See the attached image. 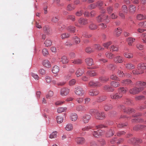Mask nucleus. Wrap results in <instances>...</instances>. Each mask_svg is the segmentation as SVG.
I'll use <instances>...</instances> for the list:
<instances>
[{"label":"nucleus","instance_id":"33","mask_svg":"<svg viewBox=\"0 0 146 146\" xmlns=\"http://www.w3.org/2000/svg\"><path fill=\"white\" fill-rule=\"evenodd\" d=\"M70 35L68 33H65L62 34L60 36L61 38L62 39L68 38L70 37Z\"/></svg>","mask_w":146,"mask_h":146},{"label":"nucleus","instance_id":"27","mask_svg":"<svg viewBox=\"0 0 146 146\" xmlns=\"http://www.w3.org/2000/svg\"><path fill=\"white\" fill-rule=\"evenodd\" d=\"M121 83L123 85L132 84V82L131 80L127 79L122 80L121 81Z\"/></svg>","mask_w":146,"mask_h":146},{"label":"nucleus","instance_id":"18","mask_svg":"<svg viewBox=\"0 0 146 146\" xmlns=\"http://www.w3.org/2000/svg\"><path fill=\"white\" fill-rule=\"evenodd\" d=\"M76 141L78 144H82L85 142V140L83 137H79L76 139Z\"/></svg>","mask_w":146,"mask_h":146},{"label":"nucleus","instance_id":"21","mask_svg":"<svg viewBox=\"0 0 146 146\" xmlns=\"http://www.w3.org/2000/svg\"><path fill=\"white\" fill-rule=\"evenodd\" d=\"M59 70V67L56 65L54 66L52 69V72L54 74H56L58 73Z\"/></svg>","mask_w":146,"mask_h":146},{"label":"nucleus","instance_id":"37","mask_svg":"<svg viewBox=\"0 0 146 146\" xmlns=\"http://www.w3.org/2000/svg\"><path fill=\"white\" fill-rule=\"evenodd\" d=\"M76 7L74 4H70L68 5L67 7V9L68 11H72Z\"/></svg>","mask_w":146,"mask_h":146},{"label":"nucleus","instance_id":"36","mask_svg":"<svg viewBox=\"0 0 146 146\" xmlns=\"http://www.w3.org/2000/svg\"><path fill=\"white\" fill-rule=\"evenodd\" d=\"M110 19L107 15H103V21L107 23L110 22Z\"/></svg>","mask_w":146,"mask_h":146},{"label":"nucleus","instance_id":"29","mask_svg":"<svg viewBox=\"0 0 146 146\" xmlns=\"http://www.w3.org/2000/svg\"><path fill=\"white\" fill-rule=\"evenodd\" d=\"M104 90L107 92H112L114 90L113 89L109 86H105L104 87Z\"/></svg>","mask_w":146,"mask_h":146},{"label":"nucleus","instance_id":"10","mask_svg":"<svg viewBox=\"0 0 146 146\" xmlns=\"http://www.w3.org/2000/svg\"><path fill=\"white\" fill-rule=\"evenodd\" d=\"M85 62L88 66H92L94 64L93 59L90 58H88L85 59Z\"/></svg>","mask_w":146,"mask_h":146},{"label":"nucleus","instance_id":"62","mask_svg":"<svg viewBox=\"0 0 146 146\" xmlns=\"http://www.w3.org/2000/svg\"><path fill=\"white\" fill-rule=\"evenodd\" d=\"M67 19L72 20V21H74L75 20V18L74 15H69L67 17Z\"/></svg>","mask_w":146,"mask_h":146},{"label":"nucleus","instance_id":"42","mask_svg":"<svg viewBox=\"0 0 146 146\" xmlns=\"http://www.w3.org/2000/svg\"><path fill=\"white\" fill-rule=\"evenodd\" d=\"M122 31L119 28H117L115 29V33L117 36H119L121 33Z\"/></svg>","mask_w":146,"mask_h":146},{"label":"nucleus","instance_id":"26","mask_svg":"<svg viewBox=\"0 0 146 146\" xmlns=\"http://www.w3.org/2000/svg\"><path fill=\"white\" fill-rule=\"evenodd\" d=\"M87 74L88 75L91 77L96 76L97 74L96 72L94 70L88 71L87 72Z\"/></svg>","mask_w":146,"mask_h":146},{"label":"nucleus","instance_id":"17","mask_svg":"<svg viewBox=\"0 0 146 146\" xmlns=\"http://www.w3.org/2000/svg\"><path fill=\"white\" fill-rule=\"evenodd\" d=\"M42 64L46 68H49L51 66L50 62L47 60H44Z\"/></svg>","mask_w":146,"mask_h":146},{"label":"nucleus","instance_id":"63","mask_svg":"<svg viewBox=\"0 0 146 146\" xmlns=\"http://www.w3.org/2000/svg\"><path fill=\"white\" fill-rule=\"evenodd\" d=\"M139 25L140 27L143 28H146V21L140 22L139 23Z\"/></svg>","mask_w":146,"mask_h":146},{"label":"nucleus","instance_id":"24","mask_svg":"<svg viewBox=\"0 0 146 146\" xmlns=\"http://www.w3.org/2000/svg\"><path fill=\"white\" fill-rule=\"evenodd\" d=\"M72 63L75 64H80L82 63V60L80 59H76L72 60Z\"/></svg>","mask_w":146,"mask_h":146},{"label":"nucleus","instance_id":"35","mask_svg":"<svg viewBox=\"0 0 146 146\" xmlns=\"http://www.w3.org/2000/svg\"><path fill=\"white\" fill-rule=\"evenodd\" d=\"M67 30L72 33H74L75 31V27L73 26H70L67 28Z\"/></svg>","mask_w":146,"mask_h":146},{"label":"nucleus","instance_id":"57","mask_svg":"<svg viewBox=\"0 0 146 146\" xmlns=\"http://www.w3.org/2000/svg\"><path fill=\"white\" fill-rule=\"evenodd\" d=\"M93 127L90 126H89L86 127L82 129V130L83 131H88L90 129H93Z\"/></svg>","mask_w":146,"mask_h":146},{"label":"nucleus","instance_id":"25","mask_svg":"<svg viewBox=\"0 0 146 146\" xmlns=\"http://www.w3.org/2000/svg\"><path fill=\"white\" fill-rule=\"evenodd\" d=\"M131 143L134 144L137 143H140L142 142V140L138 138H133L131 139L130 140Z\"/></svg>","mask_w":146,"mask_h":146},{"label":"nucleus","instance_id":"44","mask_svg":"<svg viewBox=\"0 0 146 146\" xmlns=\"http://www.w3.org/2000/svg\"><path fill=\"white\" fill-rule=\"evenodd\" d=\"M43 30L45 33L49 34L50 33V30L48 26H45L43 28Z\"/></svg>","mask_w":146,"mask_h":146},{"label":"nucleus","instance_id":"31","mask_svg":"<svg viewBox=\"0 0 146 146\" xmlns=\"http://www.w3.org/2000/svg\"><path fill=\"white\" fill-rule=\"evenodd\" d=\"M136 18L137 19L141 20L146 19V16L139 14L137 15Z\"/></svg>","mask_w":146,"mask_h":146},{"label":"nucleus","instance_id":"1","mask_svg":"<svg viewBox=\"0 0 146 146\" xmlns=\"http://www.w3.org/2000/svg\"><path fill=\"white\" fill-rule=\"evenodd\" d=\"M127 90L124 88H120L118 89V93L112 94L110 95L111 98L113 99H117L121 98L123 96V94L126 93Z\"/></svg>","mask_w":146,"mask_h":146},{"label":"nucleus","instance_id":"13","mask_svg":"<svg viewBox=\"0 0 146 146\" xmlns=\"http://www.w3.org/2000/svg\"><path fill=\"white\" fill-rule=\"evenodd\" d=\"M136 85L138 86L139 87V88L142 87L143 89L144 88L146 87V83L144 82L138 81L137 82Z\"/></svg>","mask_w":146,"mask_h":146},{"label":"nucleus","instance_id":"6","mask_svg":"<svg viewBox=\"0 0 146 146\" xmlns=\"http://www.w3.org/2000/svg\"><path fill=\"white\" fill-rule=\"evenodd\" d=\"M102 84L98 82H94L92 81H90L88 84L89 86L92 87H99L101 86Z\"/></svg>","mask_w":146,"mask_h":146},{"label":"nucleus","instance_id":"56","mask_svg":"<svg viewBox=\"0 0 146 146\" xmlns=\"http://www.w3.org/2000/svg\"><path fill=\"white\" fill-rule=\"evenodd\" d=\"M103 15H101L97 17V21L98 22L103 21Z\"/></svg>","mask_w":146,"mask_h":146},{"label":"nucleus","instance_id":"40","mask_svg":"<svg viewBox=\"0 0 146 146\" xmlns=\"http://www.w3.org/2000/svg\"><path fill=\"white\" fill-rule=\"evenodd\" d=\"M61 61L63 64H66L68 62V60L66 56H63L62 57Z\"/></svg>","mask_w":146,"mask_h":146},{"label":"nucleus","instance_id":"43","mask_svg":"<svg viewBox=\"0 0 146 146\" xmlns=\"http://www.w3.org/2000/svg\"><path fill=\"white\" fill-rule=\"evenodd\" d=\"M92 35L91 34H89L86 32H84L82 33V36L81 37H85L86 38H90L92 37Z\"/></svg>","mask_w":146,"mask_h":146},{"label":"nucleus","instance_id":"19","mask_svg":"<svg viewBox=\"0 0 146 146\" xmlns=\"http://www.w3.org/2000/svg\"><path fill=\"white\" fill-rule=\"evenodd\" d=\"M70 117L72 121H74L77 120L78 116L77 114L75 113H72L71 114Z\"/></svg>","mask_w":146,"mask_h":146},{"label":"nucleus","instance_id":"64","mask_svg":"<svg viewBox=\"0 0 146 146\" xmlns=\"http://www.w3.org/2000/svg\"><path fill=\"white\" fill-rule=\"evenodd\" d=\"M31 75L36 80H38L39 77L38 75L37 74L34 73H32L31 74Z\"/></svg>","mask_w":146,"mask_h":146},{"label":"nucleus","instance_id":"61","mask_svg":"<svg viewBox=\"0 0 146 146\" xmlns=\"http://www.w3.org/2000/svg\"><path fill=\"white\" fill-rule=\"evenodd\" d=\"M122 11L123 12L125 13H127L128 9L126 6L124 5L122 6Z\"/></svg>","mask_w":146,"mask_h":146},{"label":"nucleus","instance_id":"7","mask_svg":"<svg viewBox=\"0 0 146 146\" xmlns=\"http://www.w3.org/2000/svg\"><path fill=\"white\" fill-rule=\"evenodd\" d=\"M143 72V70L141 69L140 68H138L137 65V69H135L132 71L133 74L135 75H137L139 74H141Z\"/></svg>","mask_w":146,"mask_h":146},{"label":"nucleus","instance_id":"9","mask_svg":"<svg viewBox=\"0 0 146 146\" xmlns=\"http://www.w3.org/2000/svg\"><path fill=\"white\" fill-rule=\"evenodd\" d=\"M119 108L121 109H123L124 112H126L127 113H129L132 112H135V110L134 109L130 108L126 109L125 108V106H121Z\"/></svg>","mask_w":146,"mask_h":146},{"label":"nucleus","instance_id":"34","mask_svg":"<svg viewBox=\"0 0 146 146\" xmlns=\"http://www.w3.org/2000/svg\"><path fill=\"white\" fill-rule=\"evenodd\" d=\"M89 28L91 30H95L97 29V26L95 24L92 23L89 26Z\"/></svg>","mask_w":146,"mask_h":146},{"label":"nucleus","instance_id":"11","mask_svg":"<svg viewBox=\"0 0 146 146\" xmlns=\"http://www.w3.org/2000/svg\"><path fill=\"white\" fill-rule=\"evenodd\" d=\"M78 22L79 24L82 25H85L88 23L87 19L82 18H80L78 19Z\"/></svg>","mask_w":146,"mask_h":146},{"label":"nucleus","instance_id":"47","mask_svg":"<svg viewBox=\"0 0 146 146\" xmlns=\"http://www.w3.org/2000/svg\"><path fill=\"white\" fill-rule=\"evenodd\" d=\"M110 50L112 51H117L118 50V47L115 46L113 45L111 47Z\"/></svg>","mask_w":146,"mask_h":146},{"label":"nucleus","instance_id":"28","mask_svg":"<svg viewBox=\"0 0 146 146\" xmlns=\"http://www.w3.org/2000/svg\"><path fill=\"white\" fill-rule=\"evenodd\" d=\"M135 39L132 37H129L127 39V41L128 43V44L129 46H132V43L135 41Z\"/></svg>","mask_w":146,"mask_h":146},{"label":"nucleus","instance_id":"15","mask_svg":"<svg viewBox=\"0 0 146 146\" xmlns=\"http://www.w3.org/2000/svg\"><path fill=\"white\" fill-rule=\"evenodd\" d=\"M126 68L129 70L133 69L135 68V66L134 64L130 63H126L125 64Z\"/></svg>","mask_w":146,"mask_h":146},{"label":"nucleus","instance_id":"2","mask_svg":"<svg viewBox=\"0 0 146 146\" xmlns=\"http://www.w3.org/2000/svg\"><path fill=\"white\" fill-rule=\"evenodd\" d=\"M143 90V88L140 87L137 88V87H134L131 89L129 90V92L132 94L135 95L138 94L140 92Z\"/></svg>","mask_w":146,"mask_h":146},{"label":"nucleus","instance_id":"54","mask_svg":"<svg viewBox=\"0 0 146 146\" xmlns=\"http://www.w3.org/2000/svg\"><path fill=\"white\" fill-rule=\"evenodd\" d=\"M56 119L57 123H62L63 120V117L60 116H58Z\"/></svg>","mask_w":146,"mask_h":146},{"label":"nucleus","instance_id":"32","mask_svg":"<svg viewBox=\"0 0 146 146\" xmlns=\"http://www.w3.org/2000/svg\"><path fill=\"white\" fill-rule=\"evenodd\" d=\"M111 85L114 88H116L120 86L119 83L118 82L112 81L110 83Z\"/></svg>","mask_w":146,"mask_h":146},{"label":"nucleus","instance_id":"5","mask_svg":"<svg viewBox=\"0 0 146 146\" xmlns=\"http://www.w3.org/2000/svg\"><path fill=\"white\" fill-rule=\"evenodd\" d=\"M91 117V116L90 115L85 114L82 117V121L84 123H87L90 119Z\"/></svg>","mask_w":146,"mask_h":146},{"label":"nucleus","instance_id":"8","mask_svg":"<svg viewBox=\"0 0 146 146\" xmlns=\"http://www.w3.org/2000/svg\"><path fill=\"white\" fill-rule=\"evenodd\" d=\"M69 92V90L66 88H64L60 90V94L62 96H65L67 95Z\"/></svg>","mask_w":146,"mask_h":146},{"label":"nucleus","instance_id":"48","mask_svg":"<svg viewBox=\"0 0 146 146\" xmlns=\"http://www.w3.org/2000/svg\"><path fill=\"white\" fill-rule=\"evenodd\" d=\"M124 56L125 57L129 58H131L133 57V55L131 53H125L124 54Z\"/></svg>","mask_w":146,"mask_h":146},{"label":"nucleus","instance_id":"52","mask_svg":"<svg viewBox=\"0 0 146 146\" xmlns=\"http://www.w3.org/2000/svg\"><path fill=\"white\" fill-rule=\"evenodd\" d=\"M106 97L105 96H102L99 97L98 99V102H101L106 100Z\"/></svg>","mask_w":146,"mask_h":146},{"label":"nucleus","instance_id":"39","mask_svg":"<svg viewBox=\"0 0 146 146\" xmlns=\"http://www.w3.org/2000/svg\"><path fill=\"white\" fill-rule=\"evenodd\" d=\"M85 50L86 52L90 53L94 52V49L90 47H87L86 48Z\"/></svg>","mask_w":146,"mask_h":146},{"label":"nucleus","instance_id":"20","mask_svg":"<svg viewBox=\"0 0 146 146\" xmlns=\"http://www.w3.org/2000/svg\"><path fill=\"white\" fill-rule=\"evenodd\" d=\"M87 108L85 106H79L77 107L76 110L79 111L84 112L87 110Z\"/></svg>","mask_w":146,"mask_h":146},{"label":"nucleus","instance_id":"22","mask_svg":"<svg viewBox=\"0 0 146 146\" xmlns=\"http://www.w3.org/2000/svg\"><path fill=\"white\" fill-rule=\"evenodd\" d=\"M137 66L138 68H140L143 70L146 69V63L141 62Z\"/></svg>","mask_w":146,"mask_h":146},{"label":"nucleus","instance_id":"49","mask_svg":"<svg viewBox=\"0 0 146 146\" xmlns=\"http://www.w3.org/2000/svg\"><path fill=\"white\" fill-rule=\"evenodd\" d=\"M112 108V106L111 105H107L104 106V109L106 111H108Z\"/></svg>","mask_w":146,"mask_h":146},{"label":"nucleus","instance_id":"53","mask_svg":"<svg viewBox=\"0 0 146 146\" xmlns=\"http://www.w3.org/2000/svg\"><path fill=\"white\" fill-rule=\"evenodd\" d=\"M112 42L111 41H109L108 42L104 43L103 44V46L105 48H108V46L111 44Z\"/></svg>","mask_w":146,"mask_h":146},{"label":"nucleus","instance_id":"4","mask_svg":"<svg viewBox=\"0 0 146 146\" xmlns=\"http://www.w3.org/2000/svg\"><path fill=\"white\" fill-rule=\"evenodd\" d=\"M95 117L97 119H102L105 117V114L103 112L100 113L97 112L95 114Z\"/></svg>","mask_w":146,"mask_h":146},{"label":"nucleus","instance_id":"38","mask_svg":"<svg viewBox=\"0 0 146 146\" xmlns=\"http://www.w3.org/2000/svg\"><path fill=\"white\" fill-rule=\"evenodd\" d=\"M93 48L96 49L98 50H104V48H102L100 45L95 44L94 45Z\"/></svg>","mask_w":146,"mask_h":146},{"label":"nucleus","instance_id":"60","mask_svg":"<svg viewBox=\"0 0 146 146\" xmlns=\"http://www.w3.org/2000/svg\"><path fill=\"white\" fill-rule=\"evenodd\" d=\"M143 42L144 43H146V33H143L141 35Z\"/></svg>","mask_w":146,"mask_h":146},{"label":"nucleus","instance_id":"58","mask_svg":"<svg viewBox=\"0 0 146 146\" xmlns=\"http://www.w3.org/2000/svg\"><path fill=\"white\" fill-rule=\"evenodd\" d=\"M113 133L111 129H110L107 133L106 136L107 137H110L113 135Z\"/></svg>","mask_w":146,"mask_h":146},{"label":"nucleus","instance_id":"59","mask_svg":"<svg viewBox=\"0 0 146 146\" xmlns=\"http://www.w3.org/2000/svg\"><path fill=\"white\" fill-rule=\"evenodd\" d=\"M113 54L109 52H107L106 54V55L107 57L110 59H111L113 58Z\"/></svg>","mask_w":146,"mask_h":146},{"label":"nucleus","instance_id":"41","mask_svg":"<svg viewBox=\"0 0 146 146\" xmlns=\"http://www.w3.org/2000/svg\"><path fill=\"white\" fill-rule=\"evenodd\" d=\"M135 10L136 7L135 6L133 5L130 6L129 9L130 13H133L135 11Z\"/></svg>","mask_w":146,"mask_h":146},{"label":"nucleus","instance_id":"23","mask_svg":"<svg viewBox=\"0 0 146 146\" xmlns=\"http://www.w3.org/2000/svg\"><path fill=\"white\" fill-rule=\"evenodd\" d=\"M84 72V71L83 69L79 68L76 71V74L77 77H79L82 75Z\"/></svg>","mask_w":146,"mask_h":146},{"label":"nucleus","instance_id":"51","mask_svg":"<svg viewBox=\"0 0 146 146\" xmlns=\"http://www.w3.org/2000/svg\"><path fill=\"white\" fill-rule=\"evenodd\" d=\"M99 79L101 81L103 82L108 81L109 79L103 76L100 77Z\"/></svg>","mask_w":146,"mask_h":146},{"label":"nucleus","instance_id":"12","mask_svg":"<svg viewBox=\"0 0 146 146\" xmlns=\"http://www.w3.org/2000/svg\"><path fill=\"white\" fill-rule=\"evenodd\" d=\"M103 134V132L101 130H99L97 131H94L93 133V135L96 137H98L102 135Z\"/></svg>","mask_w":146,"mask_h":146},{"label":"nucleus","instance_id":"45","mask_svg":"<svg viewBox=\"0 0 146 146\" xmlns=\"http://www.w3.org/2000/svg\"><path fill=\"white\" fill-rule=\"evenodd\" d=\"M67 109V108L64 107L59 108L57 109V112L58 113H61L64 112Z\"/></svg>","mask_w":146,"mask_h":146},{"label":"nucleus","instance_id":"30","mask_svg":"<svg viewBox=\"0 0 146 146\" xmlns=\"http://www.w3.org/2000/svg\"><path fill=\"white\" fill-rule=\"evenodd\" d=\"M73 126L72 124L69 123L67 124L65 127L66 130L68 131H72L73 129Z\"/></svg>","mask_w":146,"mask_h":146},{"label":"nucleus","instance_id":"55","mask_svg":"<svg viewBox=\"0 0 146 146\" xmlns=\"http://www.w3.org/2000/svg\"><path fill=\"white\" fill-rule=\"evenodd\" d=\"M73 39L74 40L76 44H78L80 42V39L77 36L73 37Z\"/></svg>","mask_w":146,"mask_h":146},{"label":"nucleus","instance_id":"46","mask_svg":"<svg viewBox=\"0 0 146 146\" xmlns=\"http://www.w3.org/2000/svg\"><path fill=\"white\" fill-rule=\"evenodd\" d=\"M57 132L56 131L53 132L50 135L49 138L51 139L55 138L57 136Z\"/></svg>","mask_w":146,"mask_h":146},{"label":"nucleus","instance_id":"50","mask_svg":"<svg viewBox=\"0 0 146 146\" xmlns=\"http://www.w3.org/2000/svg\"><path fill=\"white\" fill-rule=\"evenodd\" d=\"M44 44L46 46H51L52 44V42L49 39H47L44 42Z\"/></svg>","mask_w":146,"mask_h":146},{"label":"nucleus","instance_id":"3","mask_svg":"<svg viewBox=\"0 0 146 146\" xmlns=\"http://www.w3.org/2000/svg\"><path fill=\"white\" fill-rule=\"evenodd\" d=\"M74 92L77 95L81 96L84 94L85 91L82 87L78 86L75 88Z\"/></svg>","mask_w":146,"mask_h":146},{"label":"nucleus","instance_id":"16","mask_svg":"<svg viewBox=\"0 0 146 146\" xmlns=\"http://www.w3.org/2000/svg\"><path fill=\"white\" fill-rule=\"evenodd\" d=\"M99 93L98 91L96 89L90 90L89 92V94L91 96H96Z\"/></svg>","mask_w":146,"mask_h":146},{"label":"nucleus","instance_id":"14","mask_svg":"<svg viewBox=\"0 0 146 146\" xmlns=\"http://www.w3.org/2000/svg\"><path fill=\"white\" fill-rule=\"evenodd\" d=\"M114 61L117 63H121L123 62V59L122 57L118 56L114 58Z\"/></svg>","mask_w":146,"mask_h":146}]
</instances>
